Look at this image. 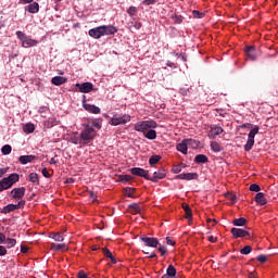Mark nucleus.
<instances>
[{
	"label": "nucleus",
	"mask_w": 278,
	"mask_h": 278,
	"mask_svg": "<svg viewBox=\"0 0 278 278\" xmlns=\"http://www.w3.org/2000/svg\"><path fill=\"white\" fill-rule=\"evenodd\" d=\"M20 179L18 174L13 173L7 178H3L0 180V192H3V190H9V188L13 185L16 184Z\"/></svg>",
	"instance_id": "2"
},
{
	"label": "nucleus",
	"mask_w": 278,
	"mask_h": 278,
	"mask_svg": "<svg viewBox=\"0 0 278 278\" xmlns=\"http://www.w3.org/2000/svg\"><path fill=\"white\" fill-rule=\"evenodd\" d=\"M28 179L31 184H40V180L38 179V174L36 173H30Z\"/></svg>",
	"instance_id": "39"
},
{
	"label": "nucleus",
	"mask_w": 278,
	"mask_h": 278,
	"mask_svg": "<svg viewBox=\"0 0 278 278\" xmlns=\"http://www.w3.org/2000/svg\"><path fill=\"white\" fill-rule=\"evenodd\" d=\"M50 164H58V161L55 160V157H52V159L50 160Z\"/></svg>",
	"instance_id": "63"
},
{
	"label": "nucleus",
	"mask_w": 278,
	"mask_h": 278,
	"mask_svg": "<svg viewBox=\"0 0 278 278\" xmlns=\"http://www.w3.org/2000/svg\"><path fill=\"white\" fill-rule=\"evenodd\" d=\"M194 162L197 164H206L207 162V156L204 155V154H198L195 157H194Z\"/></svg>",
	"instance_id": "29"
},
{
	"label": "nucleus",
	"mask_w": 278,
	"mask_h": 278,
	"mask_svg": "<svg viewBox=\"0 0 278 278\" xmlns=\"http://www.w3.org/2000/svg\"><path fill=\"white\" fill-rule=\"evenodd\" d=\"M52 240L55 242H64V237L60 232L52 233Z\"/></svg>",
	"instance_id": "41"
},
{
	"label": "nucleus",
	"mask_w": 278,
	"mask_h": 278,
	"mask_svg": "<svg viewBox=\"0 0 278 278\" xmlns=\"http://www.w3.org/2000/svg\"><path fill=\"white\" fill-rule=\"evenodd\" d=\"M211 150L214 151V153H220V151H223V147L219 146L218 142L212 141L211 142Z\"/></svg>",
	"instance_id": "31"
},
{
	"label": "nucleus",
	"mask_w": 278,
	"mask_h": 278,
	"mask_svg": "<svg viewBox=\"0 0 278 278\" xmlns=\"http://www.w3.org/2000/svg\"><path fill=\"white\" fill-rule=\"evenodd\" d=\"M91 127L94 129H101V119H94Z\"/></svg>",
	"instance_id": "49"
},
{
	"label": "nucleus",
	"mask_w": 278,
	"mask_h": 278,
	"mask_svg": "<svg viewBox=\"0 0 278 278\" xmlns=\"http://www.w3.org/2000/svg\"><path fill=\"white\" fill-rule=\"evenodd\" d=\"M157 249H159L161 255H166V252H167L166 245H162V243H160V244L157 245Z\"/></svg>",
	"instance_id": "51"
},
{
	"label": "nucleus",
	"mask_w": 278,
	"mask_h": 278,
	"mask_svg": "<svg viewBox=\"0 0 278 278\" xmlns=\"http://www.w3.org/2000/svg\"><path fill=\"white\" fill-rule=\"evenodd\" d=\"M129 212L132 214H140V204L138 203H132L129 206Z\"/></svg>",
	"instance_id": "33"
},
{
	"label": "nucleus",
	"mask_w": 278,
	"mask_h": 278,
	"mask_svg": "<svg viewBox=\"0 0 278 278\" xmlns=\"http://www.w3.org/2000/svg\"><path fill=\"white\" fill-rule=\"evenodd\" d=\"M43 177H46L47 179H49V177H51V174H49V170L47 169V167H45L42 170H41Z\"/></svg>",
	"instance_id": "53"
},
{
	"label": "nucleus",
	"mask_w": 278,
	"mask_h": 278,
	"mask_svg": "<svg viewBox=\"0 0 278 278\" xmlns=\"http://www.w3.org/2000/svg\"><path fill=\"white\" fill-rule=\"evenodd\" d=\"M129 121H131V116L127 114L119 115V116L115 115L113 118H111L110 124L116 127L118 125H126V123H129Z\"/></svg>",
	"instance_id": "8"
},
{
	"label": "nucleus",
	"mask_w": 278,
	"mask_h": 278,
	"mask_svg": "<svg viewBox=\"0 0 278 278\" xmlns=\"http://www.w3.org/2000/svg\"><path fill=\"white\" fill-rule=\"evenodd\" d=\"M131 175H135L136 177H143L144 179H151V176H149V172L144 170L140 167H134L130 169Z\"/></svg>",
	"instance_id": "11"
},
{
	"label": "nucleus",
	"mask_w": 278,
	"mask_h": 278,
	"mask_svg": "<svg viewBox=\"0 0 278 278\" xmlns=\"http://www.w3.org/2000/svg\"><path fill=\"white\" fill-rule=\"evenodd\" d=\"M119 181H123V184H127V181H131V176L129 175H121Z\"/></svg>",
	"instance_id": "47"
},
{
	"label": "nucleus",
	"mask_w": 278,
	"mask_h": 278,
	"mask_svg": "<svg viewBox=\"0 0 278 278\" xmlns=\"http://www.w3.org/2000/svg\"><path fill=\"white\" fill-rule=\"evenodd\" d=\"M25 10H27L29 14H38V12H40V4H38V2H33L25 7Z\"/></svg>",
	"instance_id": "22"
},
{
	"label": "nucleus",
	"mask_w": 278,
	"mask_h": 278,
	"mask_svg": "<svg viewBox=\"0 0 278 278\" xmlns=\"http://www.w3.org/2000/svg\"><path fill=\"white\" fill-rule=\"evenodd\" d=\"M94 136H97V130L90 124H86L80 132V140H83L84 144H88V142L94 140Z\"/></svg>",
	"instance_id": "1"
},
{
	"label": "nucleus",
	"mask_w": 278,
	"mask_h": 278,
	"mask_svg": "<svg viewBox=\"0 0 278 278\" xmlns=\"http://www.w3.org/2000/svg\"><path fill=\"white\" fill-rule=\"evenodd\" d=\"M176 149H177V151L182 153V155H188V143H187L186 139L182 140L180 143H178L176 146Z\"/></svg>",
	"instance_id": "23"
},
{
	"label": "nucleus",
	"mask_w": 278,
	"mask_h": 278,
	"mask_svg": "<svg viewBox=\"0 0 278 278\" xmlns=\"http://www.w3.org/2000/svg\"><path fill=\"white\" fill-rule=\"evenodd\" d=\"M25 206V200H21L17 204H9L2 208V214H10V212H15V210H21Z\"/></svg>",
	"instance_id": "9"
},
{
	"label": "nucleus",
	"mask_w": 278,
	"mask_h": 278,
	"mask_svg": "<svg viewBox=\"0 0 278 278\" xmlns=\"http://www.w3.org/2000/svg\"><path fill=\"white\" fill-rule=\"evenodd\" d=\"M126 192H127V194H128V197H134L132 194H134V189H131V188H128V189H126Z\"/></svg>",
	"instance_id": "60"
},
{
	"label": "nucleus",
	"mask_w": 278,
	"mask_h": 278,
	"mask_svg": "<svg viewBox=\"0 0 278 278\" xmlns=\"http://www.w3.org/2000/svg\"><path fill=\"white\" fill-rule=\"evenodd\" d=\"M127 14H129V16H136V14H138V9H136V7H129Z\"/></svg>",
	"instance_id": "45"
},
{
	"label": "nucleus",
	"mask_w": 278,
	"mask_h": 278,
	"mask_svg": "<svg viewBox=\"0 0 278 278\" xmlns=\"http://www.w3.org/2000/svg\"><path fill=\"white\" fill-rule=\"evenodd\" d=\"M5 244H7L8 249H12L13 247H16V239L8 238L5 240Z\"/></svg>",
	"instance_id": "43"
},
{
	"label": "nucleus",
	"mask_w": 278,
	"mask_h": 278,
	"mask_svg": "<svg viewBox=\"0 0 278 278\" xmlns=\"http://www.w3.org/2000/svg\"><path fill=\"white\" fill-rule=\"evenodd\" d=\"M192 16H193V18H204L205 17V13L197 11V10H193L192 11Z\"/></svg>",
	"instance_id": "44"
},
{
	"label": "nucleus",
	"mask_w": 278,
	"mask_h": 278,
	"mask_svg": "<svg viewBox=\"0 0 278 278\" xmlns=\"http://www.w3.org/2000/svg\"><path fill=\"white\" fill-rule=\"evenodd\" d=\"M33 160H36V155H22L18 157V162H21L22 164H29L31 163Z\"/></svg>",
	"instance_id": "25"
},
{
	"label": "nucleus",
	"mask_w": 278,
	"mask_h": 278,
	"mask_svg": "<svg viewBox=\"0 0 278 278\" xmlns=\"http://www.w3.org/2000/svg\"><path fill=\"white\" fill-rule=\"evenodd\" d=\"M207 240H208V242H213L214 243V242H216L218 240V238H216L214 236H208Z\"/></svg>",
	"instance_id": "58"
},
{
	"label": "nucleus",
	"mask_w": 278,
	"mask_h": 278,
	"mask_svg": "<svg viewBox=\"0 0 278 278\" xmlns=\"http://www.w3.org/2000/svg\"><path fill=\"white\" fill-rule=\"evenodd\" d=\"M165 275H167L168 277H176V275H177V269L175 268V266L169 265V266L167 267V270H166V274H165Z\"/></svg>",
	"instance_id": "36"
},
{
	"label": "nucleus",
	"mask_w": 278,
	"mask_h": 278,
	"mask_svg": "<svg viewBox=\"0 0 278 278\" xmlns=\"http://www.w3.org/2000/svg\"><path fill=\"white\" fill-rule=\"evenodd\" d=\"M182 210L186 213V218L187 220H192V210L190 208V205L188 204H182Z\"/></svg>",
	"instance_id": "27"
},
{
	"label": "nucleus",
	"mask_w": 278,
	"mask_h": 278,
	"mask_svg": "<svg viewBox=\"0 0 278 278\" xmlns=\"http://www.w3.org/2000/svg\"><path fill=\"white\" fill-rule=\"evenodd\" d=\"M11 194L13 199H23L25 197V187L14 188Z\"/></svg>",
	"instance_id": "18"
},
{
	"label": "nucleus",
	"mask_w": 278,
	"mask_h": 278,
	"mask_svg": "<svg viewBox=\"0 0 278 278\" xmlns=\"http://www.w3.org/2000/svg\"><path fill=\"white\" fill-rule=\"evenodd\" d=\"M83 108L86 112H90V114H101V109L94 104L84 103Z\"/></svg>",
	"instance_id": "17"
},
{
	"label": "nucleus",
	"mask_w": 278,
	"mask_h": 278,
	"mask_svg": "<svg viewBox=\"0 0 278 278\" xmlns=\"http://www.w3.org/2000/svg\"><path fill=\"white\" fill-rule=\"evenodd\" d=\"M1 152L3 155H10L12 153V146L5 144L1 148Z\"/></svg>",
	"instance_id": "40"
},
{
	"label": "nucleus",
	"mask_w": 278,
	"mask_h": 278,
	"mask_svg": "<svg viewBox=\"0 0 278 278\" xmlns=\"http://www.w3.org/2000/svg\"><path fill=\"white\" fill-rule=\"evenodd\" d=\"M162 278H175V277H173V276H167V275L164 274V275L162 276Z\"/></svg>",
	"instance_id": "64"
},
{
	"label": "nucleus",
	"mask_w": 278,
	"mask_h": 278,
	"mask_svg": "<svg viewBox=\"0 0 278 278\" xmlns=\"http://www.w3.org/2000/svg\"><path fill=\"white\" fill-rule=\"evenodd\" d=\"M5 235H3V232H0V244H4L5 243Z\"/></svg>",
	"instance_id": "56"
},
{
	"label": "nucleus",
	"mask_w": 278,
	"mask_h": 278,
	"mask_svg": "<svg viewBox=\"0 0 278 278\" xmlns=\"http://www.w3.org/2000/svg\"><path fill=\"white\" fill-rule=\"evenodd\" d=\"M102 36H114L118 29L114 25H102Z\"/></svg>",
	"instance_id": "13"
},
{
	"label": "nucleus",
	"mask_w": 278,
	"mask_h": 278,
	"mask_svg": "<svg viewBox=\"0 0 278 278\" xmlns=\"http://www.w3.org/2000/svg\"><path fill=\"white\" fill-rule=\"evenodd\" d=\"M180 94L182 97H186L187 99H197V94H199V90L197 89V87H182L180 88Z\"/></svg>",
	"instance_id": "6"
},
{
	"label": "nucleus",
	"mask_w": 278,
	"mask_h": 278,
	"mask_svg": "<svg viewBox=\"0 0 278 278\" xmlns=\"http://www.w3.org/2000/svg\"><path fill=\"white\" fill-rule=\"evenodd\" d=\"M51 251H62V249H66L65 243H51L50 245Z\"/></svg>",
	"instance_id": "32"
},
{
	"label": "nucleus",
	"mask_w": 278,
	"mask_h": 278,
	"mask_svg": "<svg viewBox=\"0 0 278 278\" xmlns=\"http://www.w3.org/2000/svg\"><path fill=\"white\" fill-rule=\"evenodd\" d=\"M9 168L4 167V168H0V177H3V175H5V173H8Z\"/></svg>",
	"instance_id": "59"
},
{
	"label": "nucleus",
	"mask_w": 278,
	"mask_h": 278,
	"mask_svg": "<svg viewBox=\"0 0 278 278\" xmlns=\"http://www.w3.org/2000/svg\"><path fill=\"white\" fill-rule=\"evenodd\" d=\"M140 240L146 247H151L152 249H157V247H160V241H157V238L141 237Z\"/></svg>",
	"instance_id": "10"
},
{
	"label": "nucleus",
	"mask_w": 278,
	"mask_h": 278,
	"mask_svg": "<svg viewBox=\"0 0 278 278\" xmlns=\"http://www.w3.org/2000/svg\"><path fill=\"white\" fill-rule=\"evenodd\" d=\"M160 160H162V156H160V155H152L150 157V160H149V164L151 166H153V165L157 164V162H160Z\"/></svg>",
	"instance_id": "42"
},
{
	"label": "nucleus",
	"mask_w": 278,
	"mask_h": 278,
	"mask_svg": "<svg viewBox=\"0 0 278 278\" xmlns=\"http://www.w3.org/2000/svg\"><path fill=\"white\" fill-rule=\"evenodd\" d=\"M182 168H186V164L180 163L178 165H174L172 170L175 175H178V173H181Z\"/></svg>",
	"instance_id": "38"
},
{
	"label": "nucleus",
	"mask_w": 278,
	"mask_h": 278,
	"mask_svg": "<svg viewBox=\"0 0 278 278\" xmlns=\"http://www.w3.org/2000/svg\"><path fill=\"white\" fill-rule=\"evenodd\" d=\"M254 201L258 204V205H266V203H268V201L266 200V198L264 197V193L258 192L256 193Z\"/></svg>",
	"instance_id": "24"
},
{
	"label": "nucleus",
	"mask_w": 278,
	"mask_h": 278,
	"mask_svg": "<svg viewBox=\"0 0 278 278\" xmlns=\"http://www.w3.org/2000/svg\"><path fill=\"white\" fill-rule=\"evenodd\" d=\"M257 262H260L261 264H264L267 262L268 257L264 254H261L256 257Z\"/></svg>",
	"instance_id": "50"
},
{
	"label": "nucleus",
	"mask_w": 278,
	"mask_h": 278,
	"mask_svg": "<svg viewBox=\"0 0 278 278\" xmlns=\"http://www.w3.org/2000/svg\"><path fill=\"white\" fill-rule=\"evenodd\" d=\"M21 3H34V0H20Z\"/></svg>",
	"instance_id": "61"
},
{
	"label": "nucleus",
	"mask_w": 278,
	"mask_h": 278,
	"mask_svg": "<svg viewBox=\"0 0 278 278\" xmlns=\"http://www.w3.org/2000/svg\"><path fill=\"white\" fill-rule=\"evenodd\" d=\"M232 238H251V229L231 228Z\"/></svg>",
	"instance_id": "7"
},
{
	"label": "nucleus",
	"mask_w": 278,
	"mask_h": 278,
	"mask_svg": "<svg viewBox=\"0 0 278 278\" xmlns=\"http://www.w3.org/2000/svg\"><path fill=\"white\" fill-rule=\"evenodd\" d=\"M89 36L91 38H94L96 40H99V38H103V30L101 26L89 29Z\"/></svg>",
	"instance_id": "14"
},
{
	"label": "nucleus",
	"mask_w": 278,
	"mask_h": 278,
	"mask_svg": "<svg viewBox=\"0 0 278 278\" xmlns=\"http://www.w3.org/2000/svg\"><path fill=\"white\" fill-rule=\"evenodd\" d=\"M245 53L249 60L255 61L257 60V52L255 51V47L253 46H248L245 48Z\"/></svg>",
	"instance_id": "19"
},
{
	"label": "nucleus",
	"mask_w": 278,
	"mask_h": 278,
	"mask_svg": "<svg viewBox=\"0 0 278 278\" xmlns=\"http://www.w3.org/2000/svg\"><path fill=\"white\" fill-rule=\"evenodd\" d=\"M260 190H262V188H261L260 185H257V184H252V185L250 186V191H251V192H260Z\"/></svg>",
	"instance_id": "48"
},
{
	"label": "nucleus",
	"mask_w": 278,
	"mask_h": 278,
	"mask_svg": "<svg viewBox=\"0 0 278 278\" xmlns=\"http://www.w3.org/2000/svg\"><path fill=\"white\" fill-rule=\"evenodd\" d=\"M166 242L167 244H169L170 247H175V241H173V239H170V237L166 238Z\"/></svg>",
	"instance_id": "57"
},
{
	"label": "nucleus",
	"mask_w": 278,
	"mask_h": 278,
	"mask_svg": "<svg viewBox=\"0 0 278 278\" xmlns=\"http://www.w3.org/2000/svg\"><path fill=\"white\" fill-rule=\"evenodd\" d=\"M66 81H68V78L64 76H54L51 79V84H53V86H64Z\"/></svg>",
	"instance_id": "21"
},
{
	"label": "nucleus",
	"mask_w": 278,
	"mask_h": 278,
	"mask_svg": "<svg viewBox=\"0 0 278 278\" xmlns=\"http://www.w3.org/2000/svg\"><path fill=\"white\" fill-rule=\"evenodd\" d=\"M187 142V147H189V149H199L201 142L194 140V139H185Z\"/></svg>",
	"instance_id": "26"
},
{
	"label": "nucleus",
	"mask_w": 278,
	"mask_h": 278,
	"mask_svg": "<svg viewBox=\"0 0 278 278\" xmlns=\"http://www.w3.org/2000/svg\"><path fill=\"white\" fill-rule=\"evenodd\" d=\"M3 255H8V250L5 249V247L0 245V256H3Z\"/></svg>",
	"instance_id": "54"
},
{
	"label": "nucleus",
	"mask_w": 278,
	"mask_h": 278,
	"mask_svg": "<svg viewBox=\"0 0 278 278\" xmlns=\"http://www.w3.org/2000/svg\"><path fill=\"white\" fill-rule=\"evenodd\" d=\"M21 251H22V253H27L28 249H27V247H22Z\"/></svg>",
	"instance_id": "62"
},
{
	"label": "nucleus",
	"mask_w": 278,
	"mask_h": 278,
	"mask_svg": "<svg viewBox=\"0 0 278 278\" xmlns=\"http://www.w3.org/2000/svg\"><path fill=\"white\" fill-rule=\"evenodd\" d=\"M232 225L235 227H244V225H247V218L244 217L237 218L232 220Z\"/></svg>",
	"instance_id": "28"
},
{
	"label": "nucleus",
	"mask_w": 278,
	"mask_h": 278,
	"mask_svg": "<svg viewBox=\"0 0 278 278\" xmlns=\"http://www.w3.org/2000/svg\"><path fill=\"white\" fill-rule=\"evenodd\" d=\"M156 127L157 122L155 121H141L135 124V131H147L148 129H155Z\"/></svg>",
	"instance_id": "3"
},
{
	"label": "nucleus",
	"mask_w": 278,
	"mask_h": 278,
	"mask_svg": "<svg viewBox=\"0 0 278 278\" xmlns=\"http://www.w3.org/2000/svg\"><path fill=\"white\" fill-rule=\"evenodd\" d=\"M252 249L250 245H245L243 249L240 250L241 255H249L251 253Z\"/></svg>",
	"instance_id": "46"
},
{
	"label": "nucleus",
	"mask_w": 278,
	"mask_h": 278,
	"mask_svg": "<svg viewBox=\"0 0 278 278\" xmlns=\"http://www.w3.org/2000/svg\"><path fill=\"white\" fill-rule=\"evenodd\" d=\"M164 177H166V170L164 168H161L157 172H154L153 177H150L148 181L157 182L160 181V179H164Z\"/></svg>",
	"instance_id": "15"
},
{
	"label": "nucleus",
	"mask_w": 278,
	"mask_h": 278,
	"mask_svg": "<svg viewBox=\"0 0 278 278\" xmlns=\"http://www.w3.org/2000/svg\"><path fill=\"white\" fill-rule=\"evenodd\" d=\"M16 36L18 40H21L22 47H24L25 49H29V47H36V45H38V41L36 39L27 37V35H25V33L21 30L16 31Z\"/></svg>",
	"instance_id": "4"
},
{
	"label": "nucleus",
	"mask_w": 278,
	"mask_h": 278,
	"mask_svg": "<svg viewBox=\"0 0 278 278\" xmlns=\"http://www.w3.org/2000/svg\"><path fill=\"white\" fill-rule=\"evenodd\" d=\"M260 132V127L255 126L252 128L248 135V141L244 144V151H251L253 149V146L255 144V136Z\"/></svg>",
	"instance_id": "5"
},
{
	"label": "nucleus",
	"mask_w": 278,
	"mask_h": 278,
	"mask_svg": "<svg viewBox=\"0 0 278 278\" xmlns=\"http://www.w3.org/2000/svg\"><path fill=\"white\" fill-rule=\"evenodd\" d=\"M102 251H103L105 257H109V260H111L112 264H116V257H114V255H112V252L110 250H108V248H104Z\"/></svg>",
	"instance_id": "35"
},
{
	"label": "nucleus",
	"mask_w": 278,
	"mask_h": 278,
	"mask_svg": "<svg viewBox=\"0 0 278 278\" xmlns=\"http://www.w3.org/2000/svg\"><path fill=\"white\" fill-rule=\"evenodd\" d=\"M176 179H185L186 181H192V179H199V174L197 173H187L176 176Z\"/></svg>",
	"instance_id": "16"
},
{
	"label": "nucleus",
	"mask_w": 278,
	"mask_h": 278,
	"mask_svg": "<svg viewBox=\"0 0 278 278\" xmlns=\"http://www.w3.org/2000/svg\"><path fill=\"white\" fill-rule=\"evenodd\" d=\"M157 3V0H143L142 4L143 5H155Z\"/></svg>",
	"instance_id": "52"
},
{
	"label": "nucleus",
	"mask_w": 278,
	"mask_h": 278,
	"mask_svg": "<svg viewBox=\"0 0 278 278\" xmlns=\"http://www.w3.org/2000/svg\"><path fill=\"white\" fill-rule=\"evenodd\" d=\"M78 278H88V275H86V273L84 270L78 271L77 275Z\"/></svg>",
	"instance_id": "55"
},
{
	"label": "nucleus",
	"mask_w": 278,
	"mask_h": 278,
	"mask_svg": "<svg viewBox=\"0 0 278 278\" xmlns=\"http://www.w3.org/2000/svg\"><path fill=\"white\" fill-rule=\"evenodd\" d=\"M76 88L79 89V92L88 93V92H92V89L94 88V86L92 85V83H83V84L77 83Z\"/></svg>",
	"instance_id": "12"
},
{
	"label": "nucleus",
	"mask_w": 278,
	"mask_h": 278,
	"mask_svg": "<svg viewBox=\"0 0 278 278\" xmlns=\"http://www.w3.org/2000/svg\"><path fill=\"white\" fill-rule=\"evenodd\" d=\"M170 18L176 25H181V23H184V16L181 15L172 14Z\"/></svg>",
	"instance_id": "37"
},
{
	"label": "nucleus",
	"mask_w": 278,
	"mask_h": 278,
	"mask_svg": "<svg viewBox=\"0 0 278 278\" xmlns=\"http://www.w3.org/2000/svg\"><path fill=\"white\" fill-rule=\"evenodd\" d=\"M36 126H34L31 123L26 124L23 128L24 134H34Z\"/></svg>",
	"instance_id": "30"
},
{
	"label": "nucleus",
	"mask_w": 278,
	"mask_h": 278,
	"mask_svg": "<svg viewBox=\"0 0 278 278\" xmlns=\"http://www.w3.org/2000/svg\"><path fill=\"white\" fill-rule=\"evenodd\" d=\"M223 127L219 126H215L212 127L208 134V138H211L212 140L216 139L217 136H220V134H223Z\"/></svg>",
	"instance_id": "20"
},
{
	"label": "nucleus",
	"mask_w": 278,
	"mask_h": 278,
	"mask_svg": "<svg viewBox=\"0 0 278 278\" xmlns=\"http://www.w3.org/2000/svg\"><path fill=\"white\" fill-rule=\"evenodd\" d=\"M144 137L148 138V140H155V138H157V131L150 129L144 134Z\"/></svg>",
	"instance_id": "34"
}]
</instances>
